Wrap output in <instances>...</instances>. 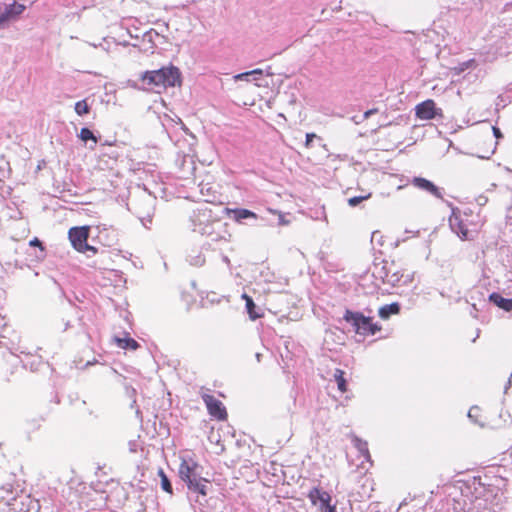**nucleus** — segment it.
I'll use <instances>...</instances> for the list:
<instances>
[{"label": "nucleus", "instance_id": "obj_9", "mask_svg": "<svg viewBox=\"0 0 512 512\" xmlns=\"http://www.w3.org/2000/svg\"><path fill=\"white\" fill-rule=\"evenodd\" d=\"M7 505L13 512H31L40 508L39 500L31 498L30 495L21 493L20 495L3 497Z\"/></svg>", "mask_w": 512, "mask_h": 512}, {"label": "nucleus", "instance_id": "obj_20", "mask_svg": "<svg viewBox=\"0 0 512 512\" xmlns=\"http://www.w3.org/2000/svg\"><path fill=\"white\" fill-rule=\"evenodd\" d=\"M401 311V305L398 302L383 305L378 310V315L381 319L387 320L392 315H398Z\"/></svg>", "mask_w": 512, "mask_h": 512}, {"label": "nucleus", "instance_id": "obj_53", "mask_svg": "<svg viewBox=\"0 0 512 512\" xmlns=\"http://www.w3.org/2000/svg\"><path fill=\"white\" fill-rule=\"evenodd\" d=\"M378 235H379V232H378V231H374V232L372 233V236H371V241L373 242V241L376 239V237H377Z\"/></svg>", "mask_w": 512, "mask_h": 512}, {"label": "nucleus", "instance_id": "obj_57", "mask_svg": "<svg viewBox=\"0 0 512 512\" xmlns=\"http://www.w3.org/2000/svg\"><path fill=\"white\" fill-rule=\"evenodd\" d=\"M353 120L355 121V123H359L360 122V121H358L359 117H356V116L353 117Z\"/></svg>", "mask_w": 512, "mask_h": 512}, {"label": "nucleus", "instance_id": "obj_6", "mask_svg": "<svg viewBox=\"0 0 512 512\" xmlns=\"http://www.w3.org/2000/svg\"><path fill=\"white\" fill-rule=\"evenodd\" d=\"M91 227L88 225L73 226L68 230V239L72 247L79 253L86 254L87 257L96 255L99 248L88 244Z\"/></svg>", "mask_w": 512, "mask_h": 512}, {"label": "nucleus", "instance_id": "obj_49", "mask_svg": "<svg viewBox=\"0 0 512 512\" xmlns=\"http://www.w3.org/2000/svg\"><path fill=\"white\" fill-rule=\"evenodd\" d=\"M404 277H405V278H404V279H402V281H401L403 284H405V285H406V284H408V283H410V282L412 281V277H411L410 275H406V276H404Z\"/></svg>", "mask_w": 512, "mask_h": 512}, {"label": "nucleus", "instance_id": "obj_32", "mask_svg": "<svg viewBox=\"0 0 512 512\" xmlns=\"http://www.w3.org/2000/svg\"><path fill=\"white\" fill-rule=\"evenodd\" d=\"M371 197V193H367L365 195L354 196L348 199V204L351 207H357L363 201L368 200Z\"/></svg>", "mask_w": 512, "mask_h": 512}, {"label": "nucleus", "instance_id": "obj_47", "mask_svg": "<svg viewBox=\"0 0 512 512\" xmlns=\"http://www.w3.org/2000/svg\"><path fill=\"white\" fill-rule=\"evenodd\" d=\"M512 8V0L510 2H507L502 9V12H507Z\"/></svg>", "mask_w": 512, "mask_h": 512}, {"label": "nucleus", "instance_id": "obj_8", "mask_svg": "<svg viewBox=\"0 0 512 512\" xmlns=\"http://www.w3.org/2000/svg\"><path fill=\"white\" fill-rule=\"evenodd\" d=\"M155 203L156 198L148 194L133 204V213L145 228L150 229L155 211Z\"/></svg>", "mask_w": 512, "mask_h": 512}, {"label": "nucleus", "instance_id": "obj_62", "mask_svg": "<svg viewBox=\"0 0 512 512\" xmlns=\"http://www.w3.org/2000/svg\"><path fill=\"white\" fill-rule=\"evenodd\" d=\"M510 378H511V381H512V372H511Z\"/></svg>", "mask_w": 512, "mask_h": 512}, {"label": "nucleus", "instance_id": "obj_12", "mask_svg": "<svg viewBox=\"0 0 512 512\" xmlns=\"http://www.w3.org/2000/svg\"><path fill=\"white\" fill-rule=\"evenodd\" d=\"M203 402L205 403L208 413L217 420L224 421L227 419L228 414L224 404L210 394L202 395Z\"/></svg>", "mask_w": 512, "mask_h": 512}, {"label": "nucleus", "instance_id": "obj_52", "mask_svg": "<svg viewBox=\"0 0 512 512\" xmlns=\"http://www.w3.org/2000/svg\"><path fill=\"white\" fill-rule=\"evenodd\" d=\"M511 383H512L511 378H509V380H508L507 384H506V385H505V387H504V393H507L508 389H509V388H510V386H511Z\"/></svg>", "mask_w": 512, "mask_h": 512}, {"label": "nucleus", "instance_id": "obj_28", "mask_svg": "<svg viewBox=\"0 0 512 512\" xmlns=\"http://www.w3.org/2000/svg\"><path fill=\"white\" fill-rule=\"evenodd\" d=\"M334 378L337 383L338 389L344 393L347 391L348 383L347 380L344 378V371L340 369H336L334 373Z\"/></svg>", "mask_w": 512, "mask_h": 512}, {"label": "nucleus", "instance_id": "obj_13", "mask_svg": "<svg viewBox=\"0 0 512 512\" xmlns=\"http://www.w3.org/2000/svg\"><path fill=\"white\" fill-rule=\"evenodd\" d=\"M415 115L422 120H432L442 115V110L436 107L433 100L427 99L415 107Z\"/></svg>", "mask_w": 512, "mask_h": 512}, {"label": "nucleus", "instance_id": "obj_30", "mask_svg": "<svg viewBox=\"0 0 512 512\" xmlns=\"http://www.w3.org/2000/svg\"><path fill=\"white\" fill-rule=\"evenodd\" d=\"M78 137L84 141L87 142L89 140L93 141L95 144L98 143V137L94 134V132L89 129L88 127H83L80 130V133L78 134Z\"/></svg>", "mask_w": 512, "mask_h": 512}, {"label": "nucleus", "instance_id": "obj_14", "mask_svg": "<svg viewBox=\"0 0 512 512\" xmlns=\"http://www.w3.org/2000/svg\"><path fill=\"white\" fill-rule=\"evenodd\" d=\"M449 226L451 230L457 234V236L461 240H468L469 239V230L464 225L461 217H460V210L457 207L452 208V213L449 217Z\"/></svg>", "mask_w": 512, "mask_h": 512}, {"label": "nucleus", "instance_id": "obj_40", "mask_svg": "<svg viewBox=\"0 0 512 512\" xmlns=\"http://www.w3.org/2000/svg\"><path fill=\"white\" fill-rule=\"evenodd\" d=\"M492 132H493V136H494L497 140H499V139L503 138V134H502V132H501V130H500V128H499V127H497V126H492Z\"/></svg>", "mask_w": 512, "mask_h": 512}, {"label": "nucleus", "instance_id": "obj_36", "mask_svg": "<svg viewBox=\"0 0 512 512\" xmlns=\"http://www.w3.org/2000/svg\"><path fill=\"white\" fill-rule=\"evenodd\" d=\"M158 36V32L154 29H150L148 32L144 34V41L153 42V36Z\"/></svg>", "mask_w": 512, "mask_h": 512}, {"label": "nucleus", "instance_id": "obj_18", "mask_svg": "<svg viewBox=\"0 0 512 512\" xmlns=\"http://www.w3.org/2000/svg\"><path fill=\"white\" fill-rule=\"evenodd\" d=\"M488 299L490 303L494 304L500 309H503L507 312L512 311V298H504L500 293L492 292Z\"/></svg>", "mask_w": 512, "mask_h": 512}, {"label": "nucleus", "instance_id": "obj_61", "mask_svg": "<svg viewBox=\"0 0 512 512\" xmlns=\"http://www.w3.org/2000/svg\"><path fill=\"white\" fill-rule=\"evenodd\" d=\"M136 414H137V415L141 414V412H140V410H139V409H137V410H136Z\"/></svg>", "mask_w": 512, "mask_h": 512}, {"label": "nucleus", "instance_id": "obj_48", "mask_svg": "<svg viewBox=\"0 0 512 512\" xmlns=\"http://www.w3.org/2000/svg\"><path fill=\"white\" fill-rule=\"evenodd\" d=\"M222 261L228 266L230 267L231 266V262H230V259L228 258V256L226 255H222Z\"/></svg>", "mask_w": 512, "mask_h": 512}, {"label": "nucleus", "instance_id": "obj_3", "mask_svg": "<svg viewBox=\"0 0 512 512\" xmlns=\"http://www.w3.org/2000/svg\"><path fill=\"white\" fill-rule=\"evenodd\" d=\"M144 85L151 88H167L181 86L182 74L178 67L170 64L156 70H147L139 78Z\"/></svg>", "mask_w": 512, "mask_h": 512}, {"label": "nucleus", "instance_id": "obj_35", "mask_svg": "<svg viewBox=\"0 0 512 512\" xmlns=\"http://www.w3.org/2000/svg\"><path fill=\"white\" fill-rule=\"evenodd\" d=\"M29 245L32 246V247H39L42 256L44 255L45 248H44L43 243H42V241L40 239H38L37 237H34L32 240H30Z\"/></svg>", "mask_w": 512, "mask_h": 512}, {"label": "nucleus", "instance_id": "obj_54", "mask_svg": "<svg viewBox=\"0 0 512 512\" xmlns=\"http://www.w3.org/2000/svg\"><path fill=\"white\" fill-rule=\"evenodd\" d=\"M130 397H134L136 395V390L134 388H131L130 391H128Z\"/></svg>", "mask_w": 512, "mask_h": 512}, {"label": "nucleus", "instance_id": "obj_19", "mask_svg": "<svg viewBox=\"0 0 512 512\" xmlns=\"http://www.w3.org/2000/svg\"><path fill=\"white\" fill-rule=\"evenodd\" d=\"M10 332H13L7 325L5 318L0 315V346L7 349H11V345L14 343L13 340L8 336Z\"/></svg>", "mask_w": 512, "mask_h": 512}, {"label": "nucleus", "instance_id": "obj_59", "mask_svg": "<svg viewBox=\"0 0 512 512\" xmlns=\"http://www.w3.org/2000/svg\"><path fill=\"white\" fill-rule=\"evenodd\" d=\"M260 357H261V354H260V353H257V354H256V358H257V360H258V361H260Z\"/></svg>", "mask_w": 512, "mask_h": 512}, {"label": "nucleus", "instance_id": "obj_44", "mask_svg": "<svg viewBox=\"0 0 512 512\" xmlns=\"http://www.w3.org/2000/svg\"><path fill=\"white\" fill-rule=\"evenodd\" d=\"M137 443L136 441L132 440V441H129V451L134 453L137 451Z\"/></svg>", "mask_w": 512, "mask_h": 512}, {"label": "nucleus", "instance_id": "obj_39", "mask_svg": "<svg viewBox=\"0 0 512 512\" xmlns=\"http://www.w3.org/2000/svg\"><path fill=\"white\" fill-rule=\"evenodd\" d=\"M316 137H317V136H316V134H314V133H307V134H306L305 145H306L307 147H311V146H312V143H313V141H314V139H315Z\"/></svg>", "mask_w": 512, "mask_h": 512}, {"label": "nucleus", "instance_id": "obj_27", "mask_svg": "<svg viewBox=\"0 0 512 512\" xmlns=\"http://www.w3.org/2000/svg\"><path fill=\"white\" fill-rule=\"evenodd\" d=\"M74 110L78 116L88 114L91 110V105L88 103V99L77 101L74 105Z\"/></svg>", "mask_w": 512, "mask_h": 512}, {"label": "nucleus", "instance_id": "obj_4", "mask_svg": "<svg viewBox=\"0 0 512 512\" xmlns=\"http://www.w3.org/2000/svg\"><path fill=\"white\" fill-rule=\"evenodd\" d=\"M191 227L194 232L211 237L212 241H228L226 236L215 232L214 225L218 221L213 219L212 211L208 207H201L194 210L190 216Z\"/></svg>", "mask_w": 512, "mask_h": 512}, {"label": "nucleus", "instance_id": "obj_45", "mask_svg": "<svg viewBox=\"0 0 512 512\" xmlns=\"http://www.w3.org/2000/svg\"><path fill=\"white\" fill-rule=\"evenodd\" d=\"M476 412H478V407H471L468 411V417L473 419L476 416Z\"/></svg>", "mask_w": 512, "mask_h": 512}, {"label": "nucleus", "instance_id": "obj_42", "mask_svg": "<svg viewBox=\"0 0 512 512\" xmlns=\"http://www.w3.org/2000/svg\"><path fill=\"white\" fill-rule=\"evenodd\" d=\"M472 64H474V60H469L461 64L460 71L463 72L465 69L469 68Z\"/></svg>", "mask_w": 512, "mask_h": 512}, {"label": "nucleus", "instance_id": "obj_37", "mask_svg": "<svg viewBox=\"0 0 512 512\" xmlns=\"http://www.w3.org/2000/svg\"><path fill=\"white\" fill-rule=\"evenodd\" d=\"M128 86L129 87H132L134 89H138V90H149L148 87H146V85L143 84V86H140L136 81L134 80H128Z\"/></svg>", "mask_w": 512, "mask_h": 512}, {"label": "nucleus", "instance_id": "obj_7", "mask_svg": "<svg viewBox=\"0 0 512 512\" xmlns=\"http://www.w3.org/2000/svg\"><path fill=\"white\" fill-rule=\"evenodd\" d=\"M307 498L317 512H338L337 502L333 503L331 493L320 486H313L309 490Z\"/></svg>", "mask_w": 512, "mask_h": 512}, {"label": "nucleus", "instance_id": "obj_56", "mask_svg": "<svg viewBox=\"0 0 512 512\" xmlns=\"http://www.w3.org/2000/svg\"><path fill=\"white\" fill-rule=\"evenodd\" d=\"M353 120L355 121V123H359L360 122V121H358L359 117H356V116L353 117Z\"/></svg>", "mask_w": 512, "mask_h": 512}, {"label": "nucleus", "instance_id": "obj_1", "mask_svg": "<svg viewBox=\"0 0 512 512\" xmlns=\"http://www.w3.org/2000/svg\"><path fill=\"white\" fill-rule=\"evenodd\" d=\"M178 476L188 489L189 495H195V501L203 506L207 502V495L212 488L211 482L202 476L203 467L189 454L180 456Z\"/></svg>", "mask_w": 512, "mask_h": 512}, {"label": "nucleus", "instance_id": "obj_34", "mask_svg": "<svg viewBox=\"0 0 512 512\" xmlns=\"http://www.w3.org/2000/svg\"><path fill=\"white\" fill-rule=\"evenodd\" d=\"M269 213L276 216L277 225L283 226V225H287L289 223V221H287L285 219L284 214H282L281 212L269 210Z\"/></svg>", "mask_w": 512, "mask_h": 512}, {"label": "nucleus", "instance_id": "obj_16", "mask_svg": "<svg viewBox=\"0 0 512 512\" xmlns=\"http://www.w3.org/2000/svg\"><path fill=\"white\" fill-rule=\"evenodd\" d=\"M264 75V70L260 68H256L250 71H245L242 73H238L233 76L235 82L237 81H246V82H254L257 86L260 84L257 83L258 80Z\"/></svg>", "mask_w": 512, "mask_h": 512}, {"label": "nucleus", "instance_id": "obj_60", "mask_svg": "<svg viewBox=\"0 0 512 512\" xmlns=\"http://www.w3.org/2000/svg\"><path fill=\"white\" fill-rule=\"evenodd\" d=\"M135 404H136V400L134 399V400L132 401V403H131V407L133 408Z\"/></svg>", "mask_w": 512, "mask_h": 512}, {"label": "nucleus", "instance_id": "obj_46", "mask_svg": "<svg viewBox=\"0 0 512 512\" xmlns=\"http://www.w3.org/2000/svg\"><path fill=\"white\" fill-rule=\"evenodd\" d=\"M471 308H472V310H471L470 314H471L473 317L477 318V314H476V312H478L480 309L477 307V305H476V304H472Z\"/></svg>", "mask_w": 512, "mask_h": 512}, {"label": "nucleus", "instance_id": "obj_43", "mask_svg": "<svg viewBox=\"0 0 512 512\" xmlns=\"http://www.w3.org/2000/svg\"><path fill=\"white\" fill-rule=\"evenodd\" d=\"M385 273H390V271L387 269L386 266H383L380 268V270L378 271V274H379V278L382 280V277H385Z\"/></svg>", "mask_w": 512, "mask_h": 512}, {"label": "nucleus", "instance_id": "obj_22", "mask_svg": "<svg viewBox=\"0 0 512 512\" xmlns=\"http://www.w3.org/2000/svg\"><path fill=\"white\" fill-rule=\"evenodd\" d=\"M352 443H353V446L358 450L359 454L365 458V460L371 461V455L369 453L367 441L354 435L352 437Z\"/></svg>", "mask_w": 512, "mask_h": 512}, {"label": "nucleus", "instance_id": "obj_2", "mask_svg": "<svg viewBox=\"0 0 512 512\" xmlns=\"http://www.w3.org/2000/svg\"><path fill=\"white\" fill-rule=\"evenodd\" d=\"M466 493L470 494L469 503L464 502L463 510L465 512H490L493 505L498 504V497L501 489L492 483L483 481L479 477H474L466 485Z\"/></svg>", "mask_w": 512, "mask_h": 512}, {"label": "nucleus", "instance_id": "obj_50", "mask_svg": "<svg viewBox=\"0 0 512 512\" xmlns=\"http://www.w3.org/2000/svg\"><path fill=\"white\" fill-rule=\"evenodd\" d=\"M264 74L267 75V76H272L273 75V72H271V66H268L265 70H264Z\"/></svg>", "mask_w": 512, "mask_h": 512}, {"label": "nucleus", "instance_id": "obj_21", "mask_svg": "<svg viewBox=\"0 0 512 512\" xmlns=\"http://www.w3.org/2000/svg\"><path fill=\"white\" fill-rule=\"evenodd\" d=\"M118 347L126 350L135 351L140 347V344L126 333L125 337H115Z\"/></svg>", "mask_w": 512, "mask_h": 512}, {"label": "nucleus", "instance_id": "obj_11", "mask_svg": "<svg viewBox=\"0 0 512 512\" xmlns=\"http://www.w3.org/2000/svg\"><path fill=\"white\" fill-rule=\"evenodd\" d=\"M26 9V6L13 0L0 6V28L8 22L17 19Z\"/></svg>", "mask_w": 512, "mask_h": 512}, {"label": "nucleus", "instance_id": "obj_58", "mask_svg": "<svg viewBox=\"0 0 512 512\" xmlns=\"http://www.w3.org/2000/svg\"><path fill=\"white\" fill-rule=\"evenodd\" d=\"M183 130L188 134L189 133V129L185 126H183Z\"/></svg>", "mask_w": 512, "mask_h": 512}, {"label": "nucleus", "instance_id": "obj_51", "mask_svg": "<svg viewBox=\"0 0 512 512\" xmlns=\"http://www.w3.org/2000/svg\"><path fill=\"white\" fill-rule=\"evenodd\" d=\"M106 233H107V230H106V229H104L103 231H99V234H98V236H97V237H98L100 240H102V239H103V237L106 235Z\"/></svg>", "mask_w": 512, "mask_h": 512}, {"label": "nucleus", "instance_id": "obj_24", "mask_svg": "<svg viewBox=\"0 0 512 512\" xmlns=\"http://www.w3.org/2000/svg\"><path fill=\"white\" fill-rule=\"evenodd\" d=\"M242 297L246 300L245 306H246V310L249 315V318L251 320H256V319L260 318L261 314L257 312V310H256L257 306L254 303L253 299L245 293L243 294Z\"/></svg>", "mask_w": 512, "mask_h": 512}, {"label": "nucleus", "instance_id": "obj_31", "mask_svg": "<svg viewBox=\"0 0 512 512\" xmlns=\"http://www.w3.org/2000/svg\"><path fill=\"white\" fill-rule=\"evenodd\" d=\"M70 320L56 319L52 322V328L55 331L65 332L71 327Z\"/></svg>", "mask_w": 512, "mask_h": 512}, {"label": "nucleus", "instance_id": "obj_25", "mask_svg": "<svg viewBox=\"0 0 512 512\" xmlns=\"http://www.w3.org/2000/svg\"><path fill=\"white\" fill-rule=\"evenodd\" d=\"M158 476L160 477V485L161 489L166 493L173 494V486L169 477L166 475L162 468L158 470Z\"/></svg>", "mask_w": 512, "mask_h": 512}, {"label": "nucleus", "instance_id": "obj_29", "mask_svg": "<svg viewBox=\"0 0 512 512\" xmlns=\"http://www.w3.org/2000/svg\"><path fill=\"white\" fill-rule=\"evenodd\" d=\"M43 421H45V418L42 416L27 418L25 421L26 426H27V431L34 432V431L38 430Z\"/></svg>", "mask_w": 512, "mask_h": 512}, {"label": "nucleus", "instance_id": "obj_33", "mask_svg": "<svg viewBox=\"0 0 512 512\" xmlns=\"http://www.w3.org/2000/svg\"><path fill=\"white\" fill-rule=\"evenodd\" d=\"M129 509H132V505H129ZM146 511V505L141 500V497L138 498L137 501L134 502V507L132 512H145Z\"/></svg>", "mask_w": 512, "mask_h": 512}, {"label": "nucleus", "instance_id": "obj_10", "mask_svg": "<svg viewBox=\"0 0 512 512\" xmlns=\"http://www.w3.org/2000/svg\"><path fill=\"white\" fill-rule=\"evenodd\" d=\"M223 210L226 212V214L231 219H233L235 222L240 223V224L246 223L247 221H253V222L260 221L261 222L260 225L272 224V222L268 221L265 217L260 216V215L256 214L255 212H253L252 210H249L246 208L231 209V208L225 207Z\"/></svg>", "mask_w": 512, "mask_h": 512}, {"label": "nucleus", "instance_id": "obj_55", "mask_svg": "<svg viewBox=\"0 0 512 512\" xmlns=\"http://www.w3.org/2000/svg\"><path fill=\"white\" fill-rule=\"evenodd\" d=\"M479 334H480V329L477 330V334H476V337L472 340L473 342L476 341V339L479 337Z\"/></svg>", "mask_w": 512, "mask_h": 512}, {"label": "nucleus", "instance_id": "obj_23", "mask_svg": "<svg viewBox=\"0 0 512 512\" xmlns=\"http://www.w3.org/2000/svg\"><path fill=\"white\" fill-rule=\"evenodd\" d=\"M22 366L32 372L38 371L42 364L41 358L27 354L25 359H21Z\"/></svg>", "mask_w": 512, "mask_h": 512}, {"label": "nucleus", "instance_id": "obj_5", "mask_svg": "<svg viewBox=\"0 0 512 512\" xmlns=\"http://www.w3.org/2000/svg\"><path fill=\"white\" fill-rule=\"evenodd\" d=\"M342 321L350 325L356 334L363 337L374 336L382 329L379 323L373 322L372 317L365 316L362 312L354 311L349 308H346L342 318L338 319L339 323Z\"/></svg>", "mask_w": 512, "mask_h": 512}, {"label": "nucleus", "instance_id": "obj_41", "mask_svg": "<svg viewBox=\"0 0 512 512\" xmlns=\"http://www.w3.org/2000/svg\"><path fill=\"white\" fill-rule=\"evenodd\" d=\"M476 201H477L478 205L483 206V205H485V204L487 203L488 199H487V197H486V196H484V195H480V196L476 199Z\"/></svg>", "mask_w": 512, "mask_h": 512}, {"label": "nucleus", "instance_id": "obj_26", "mask_svg": "<svg viewBox=\"0 0 512 512\" xmlns=\"http://www.w3.org/2000/svg\"><path fill=\"white\" fill-rule=\"evenodd\" d=\"M404 278V274L399 271L393 273H385V277H382V282L390 284L392 286L399 285Z\"/></svg>", "mask_w": 512, "mask_h": 512}, {"label": "nucleus", "instance_id": "obj_15", "mask_svg": "<svg viewBox=\"0 0 512 512\" xmlns=\"http://www.w3.org/2000/svg\"><path fill=\"white\" fill-rule=\"evenodd\" d=\"M412 184L418 189L425 191L438 199L443 198V189L436 186L432 181L423 177H414Z\"/></svg>", "mask_w": 512, "mask_h": 512}, {"label": "nucleus", "instance_id": "obj_38", "mask_svg": "<svg viewBox=\"0 0 512 512\" xmlns=\"http://www.w3.org/2000/svg\"><path fill=\"white\" fill-rule=\"evenodd\" d=\"M377 112H378V109H376V108L368 109L367 111H365L363 113V115L361 116V120L360 121L368 119L369 117H371L373 114H375Z\"/></svg>", "mask_w": 512, "mask_h": 512}, {"label": "nucleus", "instance_id": "obj_17", "mask_svg": "<svg viewBox=\"0 0 512 512\" xmlns=\"http://www.w3.org/2000/svg\"><path fill=\"white\" fill-rule=\"evenodd\" d=\"M210 247V243H204L201 246L200 250H191L189 255L187 256V261L192 266L201 267L205 263V256L203 254V250H208Z\"/></svg>", "mask_w": 512, "mask_h": 512}]
</instances>
